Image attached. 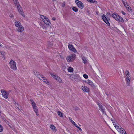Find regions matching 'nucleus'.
<instances>
[{
  "label": "nucleus",
  "instance_id": "15",
  "mask_svg": "<svg viewBox=\"0 0 134 134\" xmlns=\"http://www.w3.org/2000/svg\"><path fill=\"white\" fill-rule=\"evenodd\" d=\"M18 28L17 30V31L18 32H22L24 30V28L21 25L20 26L18 27Z\"/></svg>",
  "mask_w": 134,
  "mask_h": 134
},
{
  "label": "nucleus",
  "instance_id": "17",
  "mask_svg": "<svg viewBox=\"0 0 134 134\" xmlns=\"http://www.w3.org/2000/svg\"><path fill=\"white\" fill-rule=\"evenodd\" d=\"M75 80L76 81H80L81 80L80 77L77 75H76L75 79Z\"/></svg>",
  "mask_w": 134,
  "mask_h": 134
},
{
  "label": "nucleus",
  "instance_id": "51",
  "mask_svg": "<svg viewBox=\"0 0 134 134\" xmlns=\"http://www.w3.org/2000/svg\"><path fill=\"white\" fill-rule=\"evenodd\" d=\"M2 45L1 43H0V47H2Z\"/></svg>",
  "mask_w": 134,
  "mask_h": 134
},
{
  "label": "nucleus",
  "instance_id": "37",
  "mask_svg": "<svg viewBox=\"0 0 134 134\" xmlns=\"http://www.w3.org/2000/svg\"><path fill=\"white\" fill-rule=\"evenodd\" d=\"M1 54H2V55L3 56V57H4L5 55V52L3 51H2L1 52Z\"/></svg>",
  "mask_w": 134,
  "mask_h": 134
},
{
  "label": "nucleus",
  "instance_id": "24",
  "mask_svg": "<svg viewBox=\"0 0 134 134\" xmlns=\"http://www.w3.org/2000/svg\"><path fill=\"white\" fill-rule=\"evenodd\" d=\"M58 115L60 117H62L63 116V113L60 111H58L57 112Z\"/></svg>",
  "mask_w": 134,
  "mask_h": 134
},
{
  "label": "nucleus",
  "instance_id": "20",
  "mask_svg": "<svg viewBox=\"0 0 134 134\" xmlns=\"http://www.w3.org/2000/svg\"><path fill=\"white\" fill-rule=\"evenodd\" d=\"M56 80L59 83H61L62 82V80L58 76L57 77Z\"/></svg>",
  "mask_w": 134,
  "mask_h": 134
},
{
  "label": "nucleus",
  "instance_id": "58",
  "mask_svg": "<svg viewBox=\"0 0 134 134\" xmlns=\"http://www.w3.org/2000/svg\"><path fill=\"white\" fill-rule=\"evenodd\" d=\"M124 134H127L126 133Z\"/></svg>",
  "mask_w": 134,
  "mask_h": 134
},
{
  "label": "nucleus",
  "instance_id": "56",
  "mask_svg": "<svg viewBox=\"0 0 134 134\" xmlns=\"http://www.w3.org/2000/svg\"><path fill=\"white\" fill-rule=\"evenodd\" d=\"M15 104H17L18 105V103H17L16 102H15Z\"/></svg>",
  "mask_w": 134,
  "mask_h": 134
},
{
  "label": "nucleus",
  "instance_id": "13",
  "mask_svg": "<svg viewBox=\"0 0 134 134\" xmlns=\"http://www.w3.org/2000/svg\"><path fill=\"white\" fill-rule=\"evenodd\" d=\"M82 89L84 92H88L90 91V89L86 86H82L81 87Z\"/></svg>",
  "mask_w": 134,
  "mask_h": 134
},
{
  "label": "nucleus",
  "instance_id": "55",
  "mask_svg": "<svg viewBox=\"0 0 134 134\" xmlns=\"http://www.w3.org/2000/svg\"><path fill=\"white\" fill-rule=\"evenodd\" d=\"M24 34H25L24 33V32H23V34H20V35H22V36H23V35H24Z\"/></svg>",
  "mask_w": 134,
  "mask_h": 134
},
{
  "label": "nucleus",
  "instance_id": "54",
  "mask_svg": "<svg viewBox=\"0 0 134 134\" xmlns=\"http://www.w3.org/2000/svg\"><path fill=\"white\" fill-rule=\"evenodd\" d=\"M96 13L97 15H98L99 12H96Z\"/></svg>",
  "mask_w": 134,
  "mask_h": 134
},
{
  "label": "nucleus",
  "instance_id": "12",
  "mask_svg": "<svg viewBox=\"0 0 134 134\" xmlns=\"http://www.w3.org/2000/svg\"><path fill=\"white\" fill-rule=\"evenodd\" d=\"M68 47L69 49L71 51H72L74 53L76 52V50L75 49V48L73 46L72 44H69Z\"/></svg>",
  "mask_w": 134,
  "mask_h": 134
},
{
  "label": "nucleus",
  "instance_id": "30",
  "mask_svg": "<svg viewBox=\"0 0 134 134\" xmlns=\"http://www.w3.org/2000/svg\"><path fill=\"white\" fill-rule=\"evenodd\" d=\"M50 74L53 78H55V79L57 78V77L58 76L57 75L52 73H51Z\"/></svg>",
  "mask_w": 134,
  "mask_h": 134
},
{
  "label": "nucleus",
  "instance_id": "36",
  "mask_svg": "<svg viewBox=\"0 0 134 134\" xmlns=\"http://www.w3.org/2000/svg\"><path fill=\"white\" fill-rule=\"evenodd\" d=\"M83 77L85 78V79H87L88 77V75L86 74H84L83 75Z\"/></svg>",
  "mask_w": 134,
  "mask_h": 134
},
{
  "label": "nucleus",
  "instance_id": "34",
  "mask_svg": "<svg viewBox=\"0 0 134 134\" xmlns=\"http://www.w3.org/2000/svg\"><path fill=\"white\" fill-rule=\"evenodd\" d=\"M53 42L52 41L51 42H48V45L49 46H51L53 45Z\"/></svg>",
  "mask_w": 134,
  "mask_h": 134
},
{
  "label": "nucleus",
  "instance_id": "4",
  "mask_svg": "<svg viewBox=\"0 0 134 134\" xmlns=\"http://www.w3.org/2000/svg\"><path fill=\"white\" fill-rule=\"evenodd\" d=\"M76 56L75 54L69 55L66 58L67 61L70 62L74 61L75 59Z\"/></svg>",
  "mask_w": 134,
  "mask_h": 134
},
{
  "label": "nucleus",
  "instance_id": "48",
  "mask_svg": "<svg viewBox=\"0 0 134 134\" xmlns=\"http://www.w3.org/2000/svg\"><path fill=\"white\" fill-rule=\"evenodd\" d=\"M127 84L128 86H129L130 85L129 82H128L127 83Z\"/></svg>",
  "mask_w": 134,
  "mask_h": 134
},
{
  "label": "nucleus",
  "instance_id": "2",
  "mask_svg": "<svg viewBox=\"0 0 134 134\" xmlns=\"http://www.w3.org/2000/svg\"><path fill=\"white\" fill-rule=\"evenodd\" d=\"M112 17L116 21L122 23L124 22L122 18L116 14L113 13L112 15Z\"/></svg>",
  "mask_w": 134,
  "mask_h": 134
},
{
  "label": "nucleus",
  "instance_id": "9",
  "mask_svg": "<svg viewBox=\"0 0 134 134\" xmlns=\"http://www.w3.org/2000/svg\"><path fill=\"white\" fill-rule=\"evenodd\" d=\"M1 92L3 97L6 98H8V93L6 91L2 90Z\"/></svg>",
  "mask_w": 134,
  "mask_h": 134
},
{
  "label": "nucleus",
  "instance_id": "39",
  "mask_svg": "<svg viewBox=\"0 0 134 134\" xmlns=\"http://www.w3.org/2000/svg\"><path fill=\"white\" fill-rule=\"evenodd\" d=\"M34 73L35 75H36L37 76L38 75V73H39L36 71H35L34 72Z\"/></svg>",
  "mask_w": 134,
  "mask_h": 134
},
{
  "label": "nucleus",
  "instance_id": "3",
  "mask_svg": "<svg viewBox=\"0 0 134 134\" xmlns=\"http://www.w3.org/2000/svg\"><path fill=\"white\" fill-rule=\"evenodd\" d=\"M11 68L14 71L16 70L17 69L16 66V63L13 60L11 59L9 63Z\"/></svg>",
  "mask_w": 134,
  "mask_h": 134
},
{
  "label": "nucleus",
  "instance_id": "49",
  "mask_svg": "<svg viewBox=\"0 0 134 134\" xmlns=\"http://www.w3.org/2000/svg\"><path fill=\"white\" fill-rule=\"evenodd\" d=\"M30 101L31 102H34V101L32 99H30Z\"/></svg>",
  "mask_w": 134,
  "mask_h": 134
},
{
  "label": "nucleus",
  "instance_id": "33",
  "mask_svg": "<svg viewBox=\"0 0 134 134\" xmlns=\"http://www.w3.org/2000/svg\"><path fill=\"white\" fill-rule=\"evenodd\" d=\"M82 60H83V62L85 63H86L87 62V60H86V59L84 58H82Z\"/></svg>",
  "mask_w": 134,
  "mask_h": 134
},
{
  "label": "nucleus",
  "instance_id": "41",
  "mask_svg": "<svg viewBox=\"0 0 134 134\" xmlns=\"http://www.w3.org/2000/svg\"><path fill=\"white\" fill-rule=\"evenodd\" d=\"M106 15L107 16H110V13L109 12H107V13L106 14Z\"/></svg>",
  "mask_w": 134,
  "mask_h": 134
},
{
  "label": "nucleus",
  "instance_id": "8",
  "mask_svg": "<svg viewBox=\"0 0 134 134\" xmlns=\"http://www.w3.org/2000/svg\"><path fill=\"white\" fill-rule=\"evenodd\" d=\"M97 104L99 106V109L103 113V114H106V113L104 110V109L103 108V106L101 104L98 102H97Z\"/></svg>",
  "mask_w": 134,
  "mask_h": 134
},
{
  "label": "nucleus",
  "instance_id": "11",
  "mask_svg": "<svg viewBox=\"0 0 134 134\" xmlns=\"http://www.w3.org/2000/svg\"><path fill=\"white\" fill-rule=\"evenodd\" d=\"M113 124L114 127H115L116 129L118 131H119L121 128H122L121 126H120L119 124H117L115 122H113Z\"/></svg>",
  "mask_w": 134,
  "mask_h": 134
},
{
  "label": "nucleus",
  "instance_id": "47",
  "mask_svg": "<svg viewBox=\"0 0 134 134\" xmlns=\"http://www.w3.org/2000/svg\"><path fill=\"white\" fill-rule=\"evenodd\" d=\"M52 20H56V18L55 17H53L52 18Z\"/></svg>",
  "mask_w": 134,
  "mask_h": 134
},
{
  "label": "nucleus",
  "instance_id": "35",
  "mask_svg": "<svg viewBox=\"0 0 134 134\" xmlns=\"http://www.w3.org/2000/svg\"><path fill=\"white\" fill-rule=\"evenodd\" d=\"M3 129L2 126L0 124V132H2L3 131Z\"/></svg>",
  "mask_w": 134,
  "mask_h": 134
},
{
  "label": "nucleus",
  "instance_id": "27",
  "mask_svg": "<svg viewBox=\"0 0 134 134\" xmlns=\"http://www.w3.org/2000/svg\"><path fill=\"white\" fill-rule=\"evenodd\" d=\"M87 1L90 3H97V1L94 0H87Z\"/></svg>",
  "mask_w": 134,
  "mask_h": 134
},
{
  "label": "nucleus",
  "instance_id": "19",
  "mask_svg": "<svg viewBox=\"0 0 134 134\" xmlns=\"http://www.w3.org/2000/svg\"><path fill=\"white\" fill-rule=\"evenodd\" d=\"M119 131V132L121 134H124L126 132L125 130L122 128H121Z\"/></svg>",
  "mask_w": 134,
  "mask_h": 134
},
{
  "label": "nucleus",
  "instance_id": "59",
  "mask_svg": "<svg viewBox=\"0 0 134 134\" xmlns=\"http://www.w3.org/2000/svg\"><path fill=\"white\" fill-rule=\"evenodd\" d=\"M8 123L9 124V122H8ZM9 125V124H8Z\"/></svg>",
  "mask_w": 134,
  "mask_h": 134
},
{
  "label": "nucleus",
  "instance_id": "6",
  "mask_svg": "<svg viewBox=\"0 0 134 134\" xmlns=\"http://www.w3.org/2000/svg\"><path fill=\"white\" fill-rule=\"evenodd\" d=\"M31 104L34 111L36 113V115L38 116L39 115L38 110L37 109V107L36 105V103L34 102H31Z\"/></svg>",
  "mask_w": 134,
  "mask_h": 134
},
{
  "label": "nucleus",
  "instance_id": "42",
  "mask_svg": "<svg viewBox=\"0 0 134 134\" xmlns=\"http://www.w3.org/2000/svg\"><path fill=\"white\" fill-rule=\"evenodd\" d=\"M9 16L10 17H11V18H13V17H14V15L13 14H10V15H9Z\"/></svg>",
  "mask_w": 134,
  "mask_h": 134
},
{
  "label": "nucleus",
  "instance_id": "57",
  "mask_svg": "<svg viewBox=\"0 0 134 134\" xmlns=\"http://www.w3.org/2000/svg\"><path fill=\"white\" fill-rule=\"evenodd\" d=\"M9 125V126H10V127H11V126H10V125Z\"/></svg>",
  "mask_w": 134,
  "mask_h": 134
},
{
  "label": "nucleus",
  "instance_id": "50",
  "mask_svg": "<svg viewBox=\"0 0 134 134\" xmlns=\"http://www.w3.org/2000/svg\"><path fill=\"white\" fill-rule=\"evenodd\" d=\"M111 121L112 122H114V120H113V119H112V118H111Z\"/></svg>",
  "mask_w": 134,
  "mask_h": 134
},
{
  "label": "nucleus",
  "instance_id": "18",
  "mask_svg": "<svg viewBox=\"0 0 134 134\" xmlns=\"http://www.w3.org/2000/svg\"><path fill=\"white\" fill-rule=\"evenodd\" d=\"M15 25L16 27H18L19 26H20L21 25V24L20 23V22L19 21H17L15 22Z\"/></svg>",
  "mask_w": 134,
  "mask_h": 134
},
{
  "label": "nucleus",
  "instance_id": "23",
  "mask_svg": "<svg viewBox=\"0 0 134 134\" xmlns=\"http://www.w3.org/2000/svg\"><path fill=\"white\" fill-rule=\"evenodd\" d=\"M50 128L53 131H56V130L55 129V127L53 125H51L50 126Z\"/></svg>",
  "mask_w": 134,
  "mask_h": 134
},
{
  "label": "nucleus",
  "instance_id": "26",
  "mask_svg": "<svg viewBox=\"0 0 134 134\" xmlns=\"http://www.w3.org/2000/svg\"><path fill=\"white\" fill-rule=\"evenodd\" d=\"M72 10L75 12H77L78 11V9L77 8L75 7H72Z\"/></svg>",
  "mask_w": 134,
  "mask_h": 134
},
{
  "label": "nucleus",
  "instance_id": "44",
  "mask_svg": "<svg viewBox=\"0 0 134 134\" xmlns=\"http://www.w3.org/2000/svg\"><path fill=\"white\" fill-rule=\"evenodd\" d=\"M74 125H75V126L77 127V128H78V127H79L75 123V124H74Z\"/></svg>",
  "mask_w": 134,
  "mask_h": 134
},
{
  "label": "nucleus",
  "instance_id": "25",
  "mask_svg": "<svg viewBox=\"0 0 134 134\" xmlns=\"http://www.w3.org/2000/svg\"><path fill=\"white\" fill-rule=\"evenodd\" d=\"M42 80L46 84L49 85V82L48 81H47V80H46L45 78L44 77V78Z\"/></svg>",
  "mask_w": 134,
  "mask_h": 134
},
{
  "label": "nucleus",
  "instance_id": "22",
  "mask_svg": "<svg viewBox=\"0 0 134 134\" xmlns=\"http://www.w3.org/2000/svg\"><path fill=\"white\" fill-rule=\"evenodd\" d=\"M68 70L69 72H72L73 71V69L70 66L68 68Z\"/></svg>",
  "mask_w": 134,
  "mask_h": 134
},
{
  "label": "nucleus",
  "instance_id": "43",
  "mask_svg": "<svg viewBox=\"0 0 134 134\" xmlns=\"http://www.w3.org/2000/svg\"><path fill=\"white\" fill-rule=\"evenodd\" d=\"M122 2L124 4V5L126 3V2H125L124 0H122Z\"/></svg>",
  "mask_w": 134,
  "mask_h": 134
},
{
  "label": "nucleus",
  "instance_id": "5",
  "mask_svg": "<svg viewBox=\"0 0 134 134\" xmlns=\"http://www.w3.org/2000/svg\"><path fill=\"white\" fill-rule=\"evenodd\" d=\"M15 5V7L17 8V10L19 13L20 14L24 16V14L23 11H22V9L21 6L19 3H17Z\"/></svg>",
  "mask_w": 134,
  "mask_h": 134
},
{
  "label": "nucleus",
  "instance_id": "21",
  "mask_svg": "<svg viewBox=\"0 0 134 134\" xmlns=\"http://www.w3.org/2000/svg\"><path fill=\"white\" fill-rule=\"evenodd\" d=\"M69 75L70 76V77L71 79H74V80L75 79L76 76H75L74 74H72V75Z\"/></svg>",
  "mask_w": 134,
  "mask_h": 134
},
{
  "label": "nucleus",
  "instance_id": "14",
  "mask_svg": "<svg viewBox=\"0 0 134 134\" xmlns=\"http://www.w3.org/2000/svg\"><path fill=\"white\" fill-rule=\"evenodd\" d=\"M86 82L87 83L90 85L92 87H94V85L93 84V83L92 82V81L89 80H88Z\"/></svg>",
  "mask_w": 134,
  "mask_h": 134
},
{
  "label": "nucleus",
  "instance_id": "16",
  "mask_svg": "<svg viewBox=\"0 0 134 134\" xmlns=\"http://www.w3.org/2000/svg\"><path fill=\"white\" fill-rule=\"evenodd\" d=\"M125 7L126 8L127 10H130L131 11H132V9L129 6V5L128 4V3L126 2L125 4L124 5Z\"/></svg>",
  "mask_w": 134,
  "mask_h": 134
},
{
  "label": "nucleus",
  "instance_id": "7",
  "mask_svg": "<svg viewBox=\"0 0 134 134\" xmlns=\"http://www.w3.org/2000/svg\"><path fill=\"white\" fill-rule=\"evenodd\" d=\"M75 2L79 7L81 9L84 8V5L79 0H75Z\"/></svg>",
  "mask_w": 134,
  "mask_h": 134
},
{
  "label": "nucleus",
  "instance_id": "45",
  "mask_svg": "<svg viewBox=\"0 0 134 134\" xmlns=\"http://www.w3.org/2000/svg\"><path fill=\"white\" fill-rule=\"evenodd\" d=\"M121 12L123 15H125L126 14L123 11H122Z\"/></svg>",
  "mask_w": 134,
  "mask_h": 134
},
{
  "label": "nucleus",
  "instance_id": "46",
  "mask_svg": "<svg viewBox=\"0 0 134 134\" xmlns=\"http://www.w3.org/2000/svg\"><path fill=\"white\" fill-rule=\"evenodd\" d=\"M78 129L80 130L81 131H82V130L81 129V128L80 127H78Z\"/></svg>",
  "mask_w": 134,
  "mask_h": 134
},
{
  "label": "nucleus",
  "instance_id": "40",
  "mask_svg": "<svg viewBox=\"0 0 134 134\" xmlns=\"http://www.w3.org/2000/svg\"><path fill=\"white\" fill-rule=\"evenodd\" d=\"M65 3L64 2L62 4V7H64L65 6Z\"/></svg>",
  "mask_w": 134,
  "mask_h": 134
},
{
  "label": "nucleus",
  "instance_id": "38",
  "mask_svg": "<svg viewBox=\"0 0 134 134\" xmlns=\"http://www.w3.org/2000/svg\"><path fill=\"white\" fill-rule=\"evenodd\" d=\"M126 76H129V72L128 71H126L125 72Z\"/></svg>",
  "mask_w": 134,
  "mask_h": 134
},
{
  "label": "nucleus",
  "instance_id": "53",
  "mask_svg": "<svg viewBox=\"0 0 134 134\" xmlns=\"http://www.w3.org/2000/svg\"><path fill=\"white\" fill-rule=\"evenodd\" d=\"M23 38V37H22L21 36V37L20 38V40H21V39H22Z\"/></svg>",
  "mask_w": 134,
  "mask_h": 134
},
{
  "label": "nucleus",
  "instance_id": "10",
  "mask_svg": "<svg viewBox=\"0 0 134 134\" xmlns=\"http://www.w3.org/2000/svg\"><path fill=\"white\" fill-rule=\"evenodd\" d=\"M102 19H103V21L108 26L110 25V24L109 22L108 19L105 17L104 14H103L102 17Z\"/></svg>",
  "mask_w": 134,
  "mask_h": 134
},
{
  "label": "nucleus",
  "instance_id": "1",
  "mask_svg": "<svg viewBox=\"0 0 134 134\" xmlns=\"http://www.w3.org/2000/svg\"><path fill=\"white\" fill-rule=\"evenodd\" d=\"M41 18L42 19V21L44 23L47 25H48V27L51 28V27L49 25L51 24L50 20L48 18L43 15H40Z\"/></svg>",
  "mask_w": 134,
  "mask_h": 134
},
{
  "label": "nucleus",
  "instance_id": "28",
  "mask_svg": "<svg viewBox=\"0 0 134 134\" xmlns=\"http://www.w3.org/2000/svg\"><path fill=\"white\" fill-rule=\"evenodd\" d=\"M37 77L40 79H41V78H42L43 79L44 78V77H43L42 75H40L39 73H38V75L37 76Z\"/></svg>",
  "mask_w": 134,
  "mask_h": 134
},
{
  "label": "nucleus",
  "instance_id": "29",
  "mask_svg": "<svg viewBox=\"0 0 134 134\" xmlns=\"http://www.w3.org/2000/svg\"><path fill=\"white\" fill-rule=\"evenodd\" d=\"M125 79L127 81L129 82L130 80V79L129 78L128 76H126Z\"/></svg>",
  "mask_w": 134,
  "mask_h": 134
},
{
  "label": "nucleus",
  "instance_id": "31",
  "mask_svg": "<svg viewBox=\"0 0 134 134\" xmlns=\"http://www.w3.org/2000/svg\"><path fill=\"white\" fill-rule=\"evenodd\" d=\"M69 120H70V121L72 123V124L74 125L75 124V122L74 121L72 120L71 118L70 117H69Z\"/></svg>",
  "mask_w": 134,
  "mask_h": 134
},
{
  "label": "nucleus",
  "instance_id": "52",
  "mask_svg": "<svg viewBox=\"0 0 134 134\" xmlns=\"http://www.w3.org/2000/svg\"><path fill=\"white\" fill-rule=\"evenodd\" d=\"M1 107L0 106V113H1Z\"/></svg>",
  "mask_w": 134,
  "mask_h": 134
},
{
  "label": "nucleus",
  "instance_id": "32",
  "mask_svg": "<svg viewBox=\"0 0 134 134\" xmlns=\"http://www.w3.org/2000/svg\"><path fill=\"white\" fill-rule=\"evenodd\" d=\"M13 1L14 2L15 5H16V4H17V3H19L18 1L17 0H13Z\"/></svg>",
  "mask_w": 134,
  "mask_h": 134
}]
</instances>
